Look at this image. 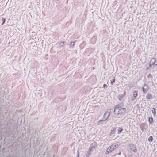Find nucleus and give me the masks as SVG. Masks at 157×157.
Masks as SVG:
<instances>
[{"label":"nucleus","instance_id":"f257e3e1","mask_svg":"<svg viewBox=\"0 0 157 157\" xmlns=\"http://www.w3.org/2000/svg\"><path fill=\"white\" fill-rule=\"evenodd\" d=\"M126 111L125 108H122L120 105H118L115 106L114 112L115 115H118L124 113H125Z\"/></svg>","mask_w":157,"mask_h":157},{"label":"nucleus","instance_id":"f03ea898","mask_svg":"<svg viewBox=\"0 0 157 157\" xmlns=\"http://www.w3.org/2000/svg\"><path fill=\"white\" fill-rule=\"evenodd\" d=\"M157 65V59L153 58L150 61L149 64V67L152 66Z\"/></svg>","mask_w":157,"mask_h":157},{"label":"nucleus","instance_id":"7ed1b4c3","mask_svg":"<svg viewBox=\"0 0 157 157\" xmlns=\"http://www.w3.org/2000/svg\"><path fill=\"white\" fill-rule=\"evenodd\" d=\"M129 147L130 149L133 152H137V149L136 148V147L134 145H130Z\"/></svg>","mask_w":157,"mask_h":157},{"label":"nucleus","instance_id":"20e7f679","mask_svg":"<svg viewBox=\"0 0 157 157\" xmlns=\"http://www.w3.org/2000/svg\"><path fill=\"white\" fill-rule=\"evenodd\" d=\"M148 89L149 88L148 86L146 84L144 85L143 87L142 88L143 92L145 93L147 90H148Z\"/></svg>","mask_w":157,"mask_h":157},{"label":"nucleus","instance_id":"39448f33","mask_svg":"<svg viewBox=\"0 0 157 157\" xmlns=\"http://www.w3.org/2000/svg\"><path fill=\"white\" fill-rule=\"evenodd\" d=\"M110 113H109L108 114V112H105V113L103 118L105 120H107L108 118L110 115Z\"/></svg>","mask_w":157,"mask_h":157},{"label":"nucleus","instance_id":"423d86ee","mask_svg":"<svg viewBox=\"0 0 157 157\" xmlns=\"http://www.w3.org/2000/svg\"><path fill=\"white\" fill-rule=\"evenodd\" d=\"M114 150L113 148L111 146H110L107 150L106 151V154H109V153H110L111 152L113 151Z\"/></svg>","mask_w":157,"mask_h":157},{"label":"nucleus","instance_id":"0eeeda50","mask_svg":"<svg viewBox=\"0 0 157 157\" xmlns=\"http://www.w3.org/2000/svg\"><path fill=\"white\" fill-rule=\"evenodd\" d=\"M116 128L115 127H113L112 129L110 130V135H111L114 134L115 133Z\"/></svg>","mask_w":157,"mask_h":157},{"label":"nucleus","instance_id":"6e6552de","mask_svg":"<svg viewBox=\"0 0 157 157\" xmlns=\"http://www.w3.org/2000/svg\"><path fill=\"white\" fill-rule=\"evenodd\" d=\"M125 94L126 92H124V94L123 95H119L118 96V99L120 100L121 101L122 100L123 97L125 95Z\"/></svg>","mask_w":157,"mask_h":157},{"label":"nucleus","instance_id":"1a4fd4ad","mask_svg":"<svg viewBox=\"0 0 157 157\" xmlns=\"http://www.w3.org/2000/svg\"><path fill=\"white\" fill-rule=\"evenodd\" d=\"M146 98L147 99H151L152 98V95L150 94H148L146 95Z\"/></svg>","mask_w":157,"mask_h":157},{"label":"nucleus","instance_id":"9d476101","mask_svg":"<svg viewBox=\"0 0 157 157\" xmlns=\"http://www.w3.org/2000/svg\"><path fill=\"white\" fill-rule=\"evenodd\" d=\"M111 146L114 150L117 148L118 146V144H113Z\"/></svg>","mask_w":157,"mask_h":157},{"label":"nucleus","instance_id":"9b49d317","mask_svg":"<svg viewBox=\"0 0 157 157\" xmlns=\"http://www.w3.org/2000/svg\"><path fill=\"white\" fill-rule=\"evenodd\" d=\"M91 149H89V151L87 152V154H86V157H89L91 154Z\"/></svg>","mask_w":157,"mask_h":157},{"label":"nucleus","instance_id":"f8f14e48","mask_svg":"<svg viewBox=\"0 0 157 157\" xmlns=\"http://www.w3.org/2000/svg\"><path fill=\"white\" fill-rule=\"evenodd\" d=\"M148 121L150 124H151L153 122V120L152 118L150 117L149 118Z\"/></svg>","mask_w":157,"mask_h":157},{"label":"nucleus","instance_id":"ddd939ff","mask_svg":"<svg viewBox=\"0 0 157 157\" xmlns=\"http://www.w3.org/2000/svg\"><path fill=\"white\" fill-rule=\"evenodd\" d=\"M123 129L121 127H119L117 130L118 133V134L120 133L123 131Z\"/></svg>","mask_w":157,"mask_h":157},{"label":"nucleus","instance_id":"4468645a","mask_svg":"<svg viewBox=\"0 0 157 157\" xmlns=\"http://www.w3.org/2000/svg\"><path fill=\"white\" fill-rule=\"evenodd\" d=\"M137 95V92L136 91H134L133 92V96L134 97V98H136V97Z\"/></svg>","mask_w":157,"mask_h":157},{"label":"nucleus","instance_id":"2eb2a0df","mask_svg":"<svg viewBox=\"0 0 157 157\" xmlns=\"http://www.w3.org/2000/svg\"><path fill=\"white\" fill-rule=\"evenodd\" d=\"M153 140V137L152 136H150L149 137L148 139V141L149 142H151Z\"/></svg>","mask_w":157,"mask_h":157},{"label":"nucleus","instance_id":"dca6fc26","mask_svg":"<svg viewBox=\"0 0 157 157\" xmlns=\"http://www.w3.org/2000/svg\"><path fill=\"white\" fill-rule=\"evenodd\" d=\"M153 110L152 111V112L154 116H155L156 114V110L154 108H152Z\"/></svg>","mask_w":157,"mask_h":157},{"label":"nucleus","instance_id":"f3484780","mask_svg":"<svg viewBox=\"0 0 157 157\" xmlns=\"http://www.w3.org/2000/svg\"><path fill=\"white\" fill-rule=\"evenodd\" d=\"M64 42H60L59 44V45L60 47H62L63 46L64 44Z\"/></svg>","mask_w":157,"mask_h":157},{"label":"nucleus","instance_id":"a211bd4d","mask_svg":"<svg viewBox=\"0 0 157 157\" xmlns=\"http://www.w3.org/2000/svg\"><path fill=\"white\" fill-rule=\"evenodd\" d=\"M75 43L73 42L70 43V46L71 47H73L74 46Z\"/></svg>","mask_w":157,"mask_h":157},{"label":"nucleus","instance_id":"6ab92c4d","mask_svg":"<svg viewBox=\"0 0 157 157\" xmlns=\"http://www.w3.org/2000/svg\"><path fill=\"white\" fill-rule=\"evenodd\" d=\"M105 121V120L104 119V120H100L98 121V123H100V122H103V121Z\"/></svg>","mask_w":157,"mask_h":157},{"label":"nucleus","instance_id":"aec40b11","mask_svg":"<svg viewBox=\"0 0 157 157\" xmlns=\"http://www.w3.org/2000/svg\"><path fill=\"white\" fill-rule=\"evenodd\" d=\"M147 77L149 78H152V76L151 75L149 74L147 76Z\"/></svg>","mask_w":157,"mask_h":157},{"label":"nucleus","instance_id":"412c9836","mask_svg":"<svg viewBox=\"0 0 157 157\" xmlns=\"http://www.w3.org/2000/svg\"><path fill=\"white\" fill-rule=\"evenodd\" d=\"M115 78H114L113 79V81H112V82H111V83L112 84L113 83L115 82Z\"/></svg>","mask_w":157,"mask_h":157},{"label":"nucleus","instance_id":"4be33fe9","mask_svg":"<svg viewBox=\"0 0 157 157\" xmlns=\"http://www.w3.org/2000/svg\"><path fill=\"white\" fill-rule=\"evenodd\" d=\"M104 87H107V85L105 84H104L103 85V86Z\"/></svg>","mask_w":157,"mask_h":157},{"label":"nucleus","instance_id":"5701e85b","mask_svg":"<svg viewBox=\"0 0 157 157\" xmlns=\"http://www.w3.org/2000/svg\"><path fill=\"white\" fill-rule=\"evenodd\" d=\"M77 152H78V155H77V157H79V151H78Z\"/></svg>","mask_w":157,"mask_h":157},{"label":"nucleus","instance_id":"b1692460","mask_svg":"<svg viewBox=\"0 0 157 157\" xmlns=\"http://www.w3.org/2000/svg\"><path fill=\"white\" fill-rule=\"evenodd\" d=\"M5 19H3V22L2 24H3L5 22Z\"/></svg>","mask_w":157,"mask_h":157},{"label":"nucleus","instance_id":"393cba45","mask_svg":"<svg viewBox=\"0 0 157 157\" xmlns=\"http://www.w3.org/2000/svg\"><path fill=\"white\" fill-rule=\"evenodd\" d=\"M129 157H132V156L131 155H129Z\"/></svg>","mask_w":157,"mask_h":157},{"label":"nucleus","instance_id":"a878e982","mask_svg":"<svg viewBox=\"0 0 157 157\" xmlns=\"http://www.w3.org/2000/svg\"><path fill=\"white\" fill-rule=\"evenodd\" d=\"M121 154V152H120L119 154H118V155H120Z\"/></svg>","mask_w":157,"mask_h":157}]
</instances>
